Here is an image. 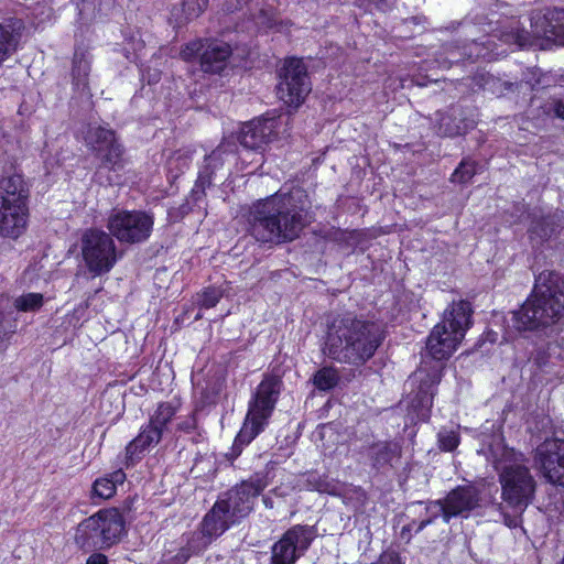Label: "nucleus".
I'll return each instance as SVG.
<instances>
[{
	"instance_id": "obj_7",
	"label": "nucleus",
	"mask_w": 564,
	"mask_h": 564,
	"mask_svg": "<svg viewBox=\"0 0 564 564\" xmlns=\"http://www.w3.org/2000/svg\"><path fill=\"white\" fill-rule=\"evenodd\" d=\"M124 532L123 518L117 508L101 509L77 528L75 541L79 547L102 550L118 543Z\"/></svg>"
},
{
	"instance_id": "obj_18",
	"label": "nucleus",
	"mask_w": 564,
	"mask_h": 564,
	"mask_svg": "<svg viewBox=\"0 0 564 564\" xmlns=\"http://www.w3.org/2000/svg\"><path fill=\"white\" fill-rule=\"evenodd\" d=\"M30 189L20 174L3 176L0 180V204L29 207Z\"/></svg>"
},
{
	"instance_id": "obj_4",
	"label": "nucleus",
	"mask_w": 564,
	"mask_h": 564,
	"mask_svg": "<svg viewBox=\"0 0 564 564\" xmlns=\"http://www.w3.org/2000/svg\"><path fill=\"white\" fill-rule=\"evenodd\" d=\"M489 459L499 476L502 501L514 512L523 513L532 503L538 486L524 454L497 438L489 446Z\"/></svg>"
},
{
	"instance_id": "obj_45",
	"label": "nucleus",
	"mask_w": 564,
	"mask_h": 564,
	"mask_svg": "<svg viewBox=\"0 0 564 564\" xmlns=\"http://www.w3.org/2000/svg\"><path fill=\"white\" fill-rule=\"evenodd\" d=\"M544 18L546 20H561L562 18H564V10H557V9L549 10L544 14Z\"/></svg>"
},
{
	"instance_id": "obj_27",
	"label": "nucleus",
	"mask_w": 564,
	"mask_h": 564,
	"mask_svg": "<svg viewBox=\"0 0 564 564\" xmlns=\"http://www.w3.org/2000/svg\"><path fill=\"white\" fill-rule=\"evenodd\" d=\"M208 0H185L182 4V15L178 17L176 11H173V17L176 18L178 24L186 23L198 18L207 8Z\"/></svg>"
},
{
	"instance_id": "obj_1",
	"label": "nucleus",
	"mask_w": 564,
	"mask_h": 564,
	"mask_svg": "<svg viewBox=\"0 0 564 564\" xmlns=\"http://www.w3.org/2000/svg\"><path fill=\"white\" fill-rule=\"evenodd\" d=\"M471 307L466 301L453 303L444 312L443 319L436 324L426 338L425 354L420 368L411 377L412 383L417 382V405L425 411L422 419L427 417L432 408L437 384L441 382L444 366L458 348L471 324Z\"/></svg>"
},
{
	"instance_id": "obj_11",
	"label": "nucleus",
	"mask_w": 564,
	"mask_h": 564,
	"mask_svg": "<svg viewBox=\"0 0 564 564\" xmlns=\"http://www.w3.org/2000/svg\"><path fill=\"white\" fill-rule=\"evenodd\" d=\"M315 536L314 527L293 525L272 545L271 564L295 563L310 549Z\"/></svg>"
},
{
	"instance_id": "obj_5",
	"label": "nucleus",
	"mask_w": 564,
	"mask_h": 564,
	"mask_svg": "<svg viewBox=\"0 0 564 564\" xmlns=\"http://www.w3.org/2000/svg\"><path fill=\"white\" fill-rule=\"evenodd\" d=\"M564 316V279L554 272H542L533 294L512 312L510 326L519 332L553 326Z\"/></svg>"
},
{
	"instance_id": "obj_32",
	"label": "nucleus",
	"mask_w": 564,
	"mask_h": 564,
	"mask_svg": "<svg viewBox=\"0 0 564 564\" xmlns=\"http://www.w3.org/2000/svg\"><path fill=\"white\" fill-rule=\"evenodd\" d=\"M205 163H206V165L199 172V181L202 182L203 185L206 184V183L207 184L210 183L212 172H209L208 169L210 166L216 169L218 165H221V162H220V149H217V150L213 151L209 155H207L205 158Z\"/></svg>"
},
{
	"instance_id": "obj_50",
	"label": "nucleus",
	"mask_w": 564,
	"mask_h": 564,
	"mask_svg": "<svg viewBox=\"0 0 564 564\" xmlns=\"http://www.w3.org/2000/svg\"><path fill=\"white\" fill-rule=\"evenodd\" d=\"M200 317H202V315L198 313V314L195 316V319H198V318H200Z\"/></svg>"
},
{
	"instance_id": "obj_20",
	"label": "nucleus",
	"mask_w": 564,
	"mask_h": 564,
	"mask_svg": "<svg viewBox=\"0 0 564 564\" xmlns=\"http://www.w3.org/2000/svg\"><path fill=\"white\" fill-rule=\"evenodd\" d=\"M22 29L23 23L20 19L0 23V65L17 51Z\"/></svg>"
},
{
	"instance_id": "obj_42",
	"label": "nucleus",
	"mask_w": 564,
	"mask_h": 564,
	"mask_svg": "<svg viewBox=\"0 0 564 564\" xmlns=\"http://www.w3.org/2000/svg\"><path fill=\"white\" fill-rule=\"evenodd\" d=\"M86 564H108V558L101 553H93L87 558Z\"/></svg>"
},
{
	"instance_id": "obj_30",
	"label": "nucleus",
	"mask_w": 564,
	"mask_h": 564,
	"mask_svg": "<svg viewBox=\"0 0 564 564\" xmlns=\"http://www.w3.org/2000/svg\"><path fill=\"white\" fill-rule=\"evenodd\" d=\"M13 305L21 312H34L43 305V295L41 293L22 294L14 300Z\"/></svg>"
},
{
	"instance_id": "obj_35",
	"label": "nucleus",
	"mask_w": 564,
	"mask_h": 564,
	"mask_svg": "<svg viewBox=\"0 0 564 564\" xmlns=\"http://www.w3.org/2000/svg\"><path fill=\"white\" fill-rule=\"evenodd\" d=\"M426 512L430 514L429 518H433V521L438 517H442L444 522L448 523L452 518H446L447 513V502L444 498L443 500H435L429 503L426 507Z\"/></svg>"
},
{
	"instance_id": "obj_31",
	"label": "nucleus",
	"mask_w": 564,
	"mask_h": 564,
	"mask_svg": "<svg viewBox=\"0 0 564 564\" xmlns=\"http://www.w3.org/2000/svg\"><path fill=\"white\" fill-rule=\"evenodd\" d=\"M459 434L455 430L441 429L437 433L438 447L444 452H452L459 445Z\"/></svg>"
},
{
	"instance_id": "obj_37",
	"label": "nucleus",
	"mask_w": 564,
	"mask_h": 564,
	"mask_svg": "<svg viewBox=\"0 0 564 564\" xmlns=\"http://www.w3.org/2000/svg\"><path fill=\"white\" fill-rule=\"evenodd\" d=\"M191 158L187 154L176 152L169 160V169L173 171L177 169L178 172H183L184 169L188 167Z\"/></svg>"
},
{
	"instance_id": "obj_19",
	"label": "nucleus",
	"mask_w": 564,
	"mask_h": 564,
	"mask_svg": "<svg viewBox=\"0 0 564 564\" xmlns=\"http://www.w3.org/2000/svg\"><path fill=\"white\" fill-rule=\"evenodd\" d=\"M230 55L229 44L217 40L206 41L205 50L200 54V67L205 73H220L227 66Z\"/></svg>"
},
{
	"instance_id": "obj_29",
	"label": "nucleus",
	"mask_w": 564,
	"mask_h": 564,
	"mask_svg": "<svg viewBox=\"0 0 564 564\" xmlns=\"http://www.w3.org/2000/svg\"><path fill=\"white\" fill-rule=\"evenodd\" d=\"M223 295L224 291L220 288L208 286L197 294L196 303L200 310H208L215 307L221 300Z\"/></svg>"
},
{
	"instance_id": "obj_26",
	"label": "nucleus",
	"mask_w": 564,
	"mask_h": 564,
	"mask_svg": "<svg viewBox=\"0 0 564 564\" xmlns=\"http://www.w3.org/2000/svg\"><path fill=\"white\" fill-rule=\"evenodd\" d=\"M122 153L123 150L121 145L113 141L107 148H105L104 152L97 153L100 158L101 163L99 165V171L102 169L107 170H117L122 166Z\"/></svg>"
},
{
	"instance_id": "obj_16",
	"label": "nucleus",
	"mask_w": 564,
	"mask_h": 564,
	"mask_svg": "<svg viewBox=\"0 0 564 564\" xmlns=\"http://www.w3.org/2000/svg\"><path fill=\"white\" fill-rule=\"evenodd\" d=\"M237 520L226 509L225 502L216 501L212 510L205 516L202 523V535L205 539L204 546L223 534Z\"/></svg>"
},
{
	"instance_id": "obj_34",
	"label": "nucleus",
	"mask_w": 564,
	"mask_h": 564,
	"mask_svg": "<svg viewBox=\"0 0 564 564\" xmlns=\"http://www.w3.org/2000/svg\"><path fill=\"white\" fill-rule=\"evenodd\" d=\"M206 46V41L197 40L187 43L182 50H181V57L182 59L186 62H191L195 59L198 55L203 53Z\"/></svg>"
},
{
	"instance_id": "obj_6",
	"label": "nucleus",
	"mask_w": 564,
	"mask_h": 564,
	"mask_svg": "<svg viewBox=\"0 0 564 564\" xmlns=\"http://www.w3.org/2000/svg\"><path fill=\"white\" fill-rule=\"evenodd\" d=\"M281 383V380L275 376H267L259 383L253 398L249 402L243 425L235 438L231 448L232 458L238 457L242 447L251 443L267 426L275 408Z\"/></svg>"
},
{
	"instance_id": "obj_36",
	"label": "nucleus",
	"mask_w": 564,
	"mask_h": 564,
	"mask_svg": "<svg viewBox=\"0 0 564 564\" xmlns=\"http://www.w3.org/2000/svg\"><path fill=\"white\" fill-rule=\"evenodd\" d=\"M140 440H141V433L138 434L126 447V467L135 465L140 459Z\"/></svg>"
},
{
	"instance_id": "obj_15",
	"label": "nucleus",
	"mask_w": 564,
	"mask_h": 564,
	"mask_svg": "<svg viewBox=\"0 0 564 564\" xmlns=\"http://www.w3.org/2000/svg\"><path fill=\"white\" fill-rule=\"evenodd\" d=\"M446 518L467 517L468 513L479 507V491L474 486H459L447 494Z\"/></svg>"
},
{
	"instance_id": "obj_44",
	"label": "nucleus",
	"mask_w": 564,
	"mask_h": 564,
	"mask_svg": "<svg viewBox=\"0 0 564 564\" xmlns=\"http://www.w3.org/2000/svg\"><path fill=\"white\" fill-rule=\"evenodd\" d=\"M556 26L555 25H552V24H549L544 28H538L535 26V30H534V33L536 35H547V34H552V35H557V32H556Z\"/></svg>"
},
{
	"instance_id": "obj_14",
	"label": "nucleus",
	"mask_w": 564,
	"mask_h": 564,
	"mask_svg": "<svg viewBox=\"0 0 564 564\" xmlns=\"http://www.w3.org/2000/svg\"><path fill=\"white\" fill-rule=\"evenodd\" d=\"M108 228L120 241L134 242L141 237V214L116 212L108 219Z\"/></svg>"
},
{
	"instance_id": "obj_21",
	"label": "nucleus",
	"mask_w": 564,
	"mask_h": 564,
	"mask_svg": "<svg viewBox=\"0 0 564 564\" xmlns=\"http://www.w3.org/2000/svg\"><path fill=\"white\" fill-rule=\"evenodd\" d=\"M126 474L122 468L105 474L93 482L90 498L108 500L117 492V487L126 481Z\"/></svg>"
},
{
	"instance_id": "obj_23",
	"label": "nucleus",
	"mask_w": 564,
	"mask_h": 564,
	"mask_svg": "<svg viewBox=\"0 0 564 564\" xmlns=\"http://www.w3.org/2000/svg\"><path fill=\"white\" fill-rule=\"evenodd\" d=\"M370 456L377 468L392 465L401 456V446L397 442H379L371 446Z\"/></svg>"
},
{
	"instance_id": "obj_46",
	"label": "nucleus",
	"mask_w": 564,
	"mask_h": 564,
	"mask_svg": "<svg viewBox=\"0 0 564 564\" xmlns=\"http://www.w3.org/2000/svg\"><path fill=\"white\" fill-rule=\"evenodd\" d=\"M514 41L520 45L523 46L529 41V34L525 31H517L514 35Z\"/></svg>"
},
{
	"instance_id": "obj_8",
	"label": "nucleus",
	"mask_w": 564,
	"mask_h": 564,
	"mask_svg": "<svg viewBox=\"0 0 564 564\" xmlns=\"http://www.w3.org/2000/svg\"><path fill=\"white\" fill-rule=\"evenodd\" d=\"M84 262L95 276L108 273L118 260L111 236L99 229H87L80 238Z\"/></svg>"
},
{
	"instance_id": "obj_38",
	"label": "nucleus",
	"mask_w": 564,
	"mask_h": 564,
	"mask_svg": "<svg viewBox=\"0 0 564 564\" xmlns=\"http://www.w3.org/2000/svg\"><path fill=\"white\" fill-rule=\"evenodd\" d=\"M451 118L448 116H443L440 119V128L438 132L440 134L453 137L460 133L458 126H451L449 124Z\"/></svg>"
},
{
	"instance_id": "obj_24",
	"label": "nucleus",
	"mask_w": 564,
	"mask_h": 564,
	"mask_svg": "<svg viewBox=\"0 0 564 564\" xmlns=\"http://www.w3.org/2000/svg\"><path fill=\"white\" fill-rule=\"evenodd\" d=\"M86 144L96 153L104 152L105 148L116 141L115 132L97 124H89L85 134Z\"/></svg>"
},
{
	"instance_id": "obj_3",
	"label": "nucleus",
	"mask_w": 564,
	"mask_h": 564,
	"mask_svg": "<svg viewBox=\"0 0 564 564\" xmlns=\"http://www.w3.org/2000/svg\"><path fill=\"white\" fill-rule=\"evenodd\" d=\"M381 343L382 336L375 324L346 314L328 323L323 352L337 362L360 366L375 355Z\"/></svg>"
},
{
	"instance_id": "obj_13",
	"label": "nucleus",
	"mask_w": 564,
	"mask_h": 564,
	"mask_svg": "<svg viewBox=\"0 0 564 564\" xmlns=\"http://www.w3.org/2000/svg\"><path fill=\"white\" fill-rule=\"evenodd\" d=\"M279 120L274 118L257 119L245 123L239 133L240 144L250 150H259L270 142L278 128Z\"/></svg>"
},
{
	"instance_id": "obj_9",
	"label": "nucleus",
	"mask_w": 564,
	"mask_h": 564,
	"mask_svg": "<svg viewBox=\"0 0 564 564\" xmlns=\"http://www.w3.org/2000/svg\"><path fill=\"white\" fill-rule=\"evenodd\" d=\"M274 466H267L264 473H256L248 480L228 491L227 498L218 500L225 502L226 509L238 521L248 516L253 509L257 497L269 486Z\"/></svg>"
},
{
	"instance_id": "obj_12",
	"label": "nucleus",
	"mask_w": 564,
	"mask_h": 564,
	"mask_svg": "<svg viewBox=\"0 0 564 564\" xmlns=\"http://www.w3.org/2000/svg\"><path fill=\"white\" fill-rule=\"evenodd\" d=\"M534 464L551 484L564 486V440L549 438L534 453Z\"/></svg>"
},
{
	"instance_id": "obj_47",
	"label": "nucleus",
	"mask_w": 564,
	"mask_h": 564,
	"mask_svg": "<svg viewBox=\"0 0 564 564\" xmlns=\"http://www.w3.org/2000/svg\"><path fill=\"white\" fill-rule=\"evenodd\" d=\"M142 224H143V236L145 235V232L149 230L150 226L152 225V220L150 219L149 216H147L145 214H143V220H142Z\"/></svg>"
},
{
	"instance_id": "obj_25",
	"label": "nucleus",
	"mask_w": 564,
	"mask_h": 564,
	"mask_svg": "<svg viewBox=\"0 0 564 564\" xmlns=\"http://www.w3.org/2000/svg\"><path fill=\"white\" fill-rule=\"evenodd\" d=\"M90 63L84 53H75L73 59V84L76 89L85 91L88 88Z\"/></svg>"
},
{
	"instance_id": "obj_41",
	"label": "nucleus",
	"mask_w": 564,
	"mask_h": 564,
	"mask_svg": "<svg viewBox=\"0 0 564 564\" xmlns=\"http://www.w3.org/2000/svg\"><path fill=\"white\" fill-rule=\"evenodd\" d=\"M135 501V497L129 500H126L122 506V511L120 512V516L123 518V524L126 521H130L132 517L130 516V512L132 510V506Z\"/></svg>"
},
{
	"instance_id": "obj_2",
	"label": "nucleus",
	"mask_w": 564,
	"mask_h": 564,
	"mask_svg": "<svg viewBox=\"0 0 564 564\" xmlns=\"http://www.w3.org/2000/svg\"><path fill=\"white\" fill-rule=\"evenodd\" d=\"M306 195L302 189L275 193L250 209L249 231L260 242L279 243L299 237L305 227Z\"/></svg>"
},
{
	"instance_id": "obj_49",
	"label": "nucleus",
	"mask_w": 564,
	"mask_h": 564,
	"mask_svg": "<svg viewBox=\"0 0 564 564\" xmlns=\"http://www.w3.org/2000/svg\"><path fill=\"white\" fill-rule=\"evenodd\" d=\"M533 231L539 234L541 237H546L551 234V231H547L544 228H541V231H539L536 227L533 228Z\"/></svg>"
},
{
	"instance_id": "obj_33",
	"label": "nucleus",
	"mask_w": 564,
	"mask_h": 564,
	"mask_svg": "<svg viewBox=\"0 0 564 564\" xmlns=\"http://www.w3.org/2000/svg\"><path fill=\"white\" fill-rule=\"evenodd\" d=\"M476 173L474 162L464 161L452 174V181L458 183L468 182Z\"/></svg>"
},
{
	"instance_id": "obj_48",
	"label": "nucleus",
	"mask_w": 564,
	"mask_h": 564,
	"mask_svg": "<svg viewBox=\"0 0 564 564\" xmlns=\"http://www.w3.org/2000/svg\"><path fill=\"white\" fill-rule=\"evenodd\" d=\"M433 523V518H427L420 522L416 532L422 531L424 528H426L429 524Z\"/></svg>"
},
{
	"instance_id": "obj_17",
	"label": "nucleus",
	"mask_w": 564,
	"mask_h": 564,
	"mask_svg": "<svg viewBox=\"0 0 564 564\" xmlns=\"http://www.w3.org/2000/svg\"><path fill=\"white\" fill-rule=\"evenodd\" d=\"M29 207L0 204V236L18 239L26 229Z\"/></svg>"
},
{
	"instance_id": "obj_28",
	"label": "nucleus",
	"mask_w": 564,
	"mask_h": 564,
	"mask_svg": "<svg viewBox=\"0 0 564 564\" xmlns=\"http://www.w3.org/2000/svg\"><path fill=\"white\" fill-rule=\"evenodd\" d=\"M339 380L338 372L333 367H324L314 376V384L318 390L327 391L333 389Z\"/></svg>"
},
{
	"instance_id": "obj_22",
	"label": "nucleus",
	"mask_w": 564,
	"mask_h": 564,
	"mask_svg": "<svg viewBox=\"0 0 564 564\" xmlns=\"http://www.w3.org/2000/svg\"><path fill=\"white\" fill-rule=\"evenodd\" d=\"M175 413L171 404H160L155 413L151 416L147 431H143V447L145 445L158 444L162 436V430Z\"/></svg>"
},
{
	"instance_id": "obj_43",
	"label": "nucleus",
	"mask_w": 564,
	"mask_h": 564,
	"mask_svg": "<svg viewBox=\"0 0 564 564\" xmlns=\"http://www.w3.org/2000/svg\"><path fill=\"white\" fill-rule=\"evenodd\" d=\"M552 109L557 118L564 119V99L554 100Z\"/></svg>"
},
{
	"instance_id": "obj_40",
	"label": "nucleus",
	"mask_w": 564,
	"mask_h": 564,
	"mask_svg": "<svg viewBox=\"0 0 564 564\" xmlns=\"http://www.w3.org/2000/svg\"><path fill=\"white\" fill-rule=\"evenodd\" d=\"M516 516H510L508 513H503V523L509 528H517L521 523L522 513L516 512Z\"/></svg>"
},
{
	"instance_id": "obj_39",
	"label": "nucleus",
	"mask_w": 564,
	"mask_h": 564,
	"mask_svg": "<svg viewBox=\"0 0 564 564\" xmlns=\"http://www.w3.org/2000/svg\"><path fill=\"white\" fill-rule=\"evenodd\" d=\"M88 305H89L88 302H86V303L79 304L77 307H75L74 311L72 312V314L69 315L70 322L73 319H75L76 323H78L82 318H84L86 311L88 308Z\"/></svg>"
},
{
	"instance_id": "obj_10",
	"label": "nucleus",
	"mask_w": 564,
	"mask_h": 564,
	"mask_svg": "<svg viewBox=\"0 0 564 564\" xmlns=\"http://www.w3.org/2000/svg\"><path fill=\"white\" fill-rule=\"evenodd\" d=\"M279 76V98L289 106L299 107L312 89L303 61L294 57L285 59Z\"/></svg>"
}]
</instances>
